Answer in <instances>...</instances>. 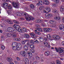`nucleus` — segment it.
Instances as JSON below:
<instances>
[{
	"instance_id": "obj_15",
	"label": "nucleus",
	"mask_w": 64,
	"mask_h": 64,
	"mask_svg": "<svg viewBox=\"0 0 64 64\" xmlns=\"http://www.w3.org/2000/svg\"><path fill=\"white\" fill-rule=\"evenodd\" d=\"M24 36L25 38L26 39H29L30 38V35L28 34H24Z\"/></svg>"
},
{
	"instance_id": "obj_54",
	"label": "nucleus",
	"mask_w": 64,
	"mask_h": 64,
	"mask_svg": "<svg viewBox=\"0 0 64 64\" xmlns=\"http://www.w3.org/2000/svg\"><path fill=\"white\" fill-rule=\"evenodd\" d=\"M52 24V27H55V26H56V24Z\"/></svg>"
},
{
	"instance_id": "obj_27",
	"label": "nucleus",
	"mask_w": 64,
	"mask_h": 64,
	"mask_svg": "<svg viewBox=\"0 0 64 64\" xmlns=\"http://www.w3.org/2000/svg\"><path fill=\"white\" fill-rule=\"evenodd\" d=\"M23 48L24 49H26V50H28V48L27 46L26 45H24L23 46Z\"/></svg>"
},
{
	"instance_id": "obj_31",
	"label": "nucleus",
	"mask_w": 64,
	"mask_h": 64,
	"mask_svg": "<svg viewBox=\"0 0 64 64\" xmlns=\"http://www.w3.org/2000/svg\"><path fill=\"white\" fill-rule=\"evenodd\" d=\"M56 4H58L59 2V0H54Z\"/></svg>"
},
{
	"instance_id": "obj_34",
	"label": "nucleus",
	"mask_w": 64,
	"mask_h": 64,
	"mask_svg": "<svg viewBox=\"0 0 64 64\" xmlns=\"http://www.w3.org/2000/svg\"><path fill=\"white\" fill-rule=\"evenodd\" d=\"M39 39H40L41 42H42V41H43V40H44V39L42 37L39 38Z\"/></svg>"
},
{
	"instance_id": "obj_30",
	"label": "nucleus",
	"mask_w": 64,
	"mask_h": 64,
	"mask_svg": "<svg viewBox=\"0 0 64 64\" xmlns=\"http://www.w3.org/2000/svg\"><path fill=\"white\" fill-rule=\"evenodd\" d=\"M6 34L8 37H10L11 36V34L10 33H6Z\"/></svg>"
},
{
	"instance_id": "obj_6",
	"label": "nucleus",
	"mask_w": 64,
	"mask_h": 64,
	"mask_svg": "<svg viewBox=\"0 0 64 64\" xmlns=\"http://www.w3.org/2000/svg\"><path fill=\"white\" fill-rule=\"evenodd\" d=\"M20 54L23 57H25L26 56V51H21L20 52Z\"/></svg>"
},
{
	"instance_id": "obj_46",
	"label": "nucleus",
	"mask_w": 64,
	"mask_h": 64,
	"mask_svg": "<svg viewBox=\"0 0 64 64\" xmlns=\"http://www.w3.org/2000/svg\"><path fill=\"white\" fill-rule=\"evenodd\" d=\"M15 31V30H14V28L12 27V28L11 29V32H13V31Z\"/></svg>"
},
{
	"instance_id": "obj_61",
	"label": "nucleus",
	"mask_w": 64,
	"mask_h": 64,
	"mask_svg": "<svg viewBox=\"0 0 64 64\" xmlns=\"http://www.w3.org/2000/svg\"><path fill=\"white\" fill-rule=\"evenodd\" d=\"M1 38H2V40L4 39V36H2Z\"/></svg>"
},
{
	"instance_id": "obj_19",
	"label": "nucleus",
	"mask_w": 64,
	"mask_h": 64,
	"mask_svg": "<svg viewBox=\"0 0 64 64\" xmlns=\"http://www.w3.org/2000/svg\"><path fill=\"white\" fill-rule=\"evenodd\" d=\"M22 29L23 31H24V32H28V31H29V30L26 29L25 28H22Z\"/></svg>"
},
{
	"instance_id": "obj_11",
	"label": "nucleus",
	"mask_w": 64,
	"mask_h": 64,
	"mask_svg": "<svg viewBox=\"0 0 64 64\" xmlns=\"http://www.w3.org/2000/svg\"><path fill=\"white\" fill-rule=\"evenodd\" d=\"M17 47L18 48V50H20L21 48H22V45H21V44L20 43H18V44H17Z\"/></svg>"
},
{
	"instance_id": "obj_16",
	"label": "nucleus",
	"mask_w": 64,
	"mask_h": 64,
	"mask_svg": "<svg viewBox=\"0 0 64 64\" xmlns=\"http://www.w3.org/2000/svg\"><path fill=\"white\" fill-rule=\"evenodd\" d=\"M12 49L14 50H19L18 49V48L17 46H12Z\"/></svg>"
},
{
	"instance_id": "obj_23",
	"label": "nucleus",
	"mask_w": 64,
	"mask_h": 64,
	"mask_svg": "<svg viewBox=\"0 0 64 64\" xmlns=\"http://www.w3.org/2000/svg\"><path fill=\"white\" fill-rule=\"evenodd\" d=\"M36 23H42L43 22V20H37L36 21Z\"/></svg>"
},
{
	"instance_id": "obj_59",
	"label": "nucleus",
	"mask_w": 64,
	"mask_h": 64,
	"mask_svg": "<svg viewBox=\"0 0 64 64\" xmlns=\"http://www.w3.org/2000/svg\"><path fill=\"white\" fill-rule=\"evenodd\" d=\"M55 50H56V52H58V49H57V48H55Z\"/></svg>"
},
{
	"instance_id": "obj_18",
	"label": "nucleus",
	"mask_w": 64,
	"mask_h": 64,
	"mask_svg": "<svg viewBox=\"0 0 64 64\" xmlns=\"http://www.w3.org/2000/svg\"><path fill=\"white\" fill-rule=\"evenodd\" d=\"M30 35H31V36H32L34 38H35L36 37V36L35 34L33 33H30Z\"/></svg>"
},
{
	"instance_id": "obj_14",
	"label": "nucleus",
	"mask_w": 64,
	"mask_h": 64,
	"mask_svg": "<svg viewBox=\"0 0 64 64\" xmlns=\"http://www.w3.org/2000/svg\"><path fill=\"white\" fill-rule=\"evenodd\" d=\"M45 55L48 56L50 55V52H49V51H47L45 52Z\"/></svg>"
},
{
	"instance_id": "obj_12",
	"label": "nucleus",
	"mask_w": 64,
	"mask_h": 64,
	"mask_svg": "<svg viewBox=\"0 0 64 64\" xmlns=\"http://www.w3.org/2000/svg\"><path fill=\"white\" fill-rule=\"evenodd\" d=\"M40 25H36V29L39 31H40V32H41L42 31V29L40 28Z\"/></svg>"
},
{
	"instance_id": "obj_3",
	"label": "nucleus",
	"mask_w": 64,
	"mask_h": 64,
	"mask_svg": "<svg viewBox=\"0 0 64 64\" xmlns=\"http://www.w3.org/2000/svg\"><path fill=\"white\" fill-rule=\"evenodd\" d=\"M13 27L14 28H15L17 31L19 32H22V29L20 26L17 24H15L14 25Z\"/></svg>"
},
{
	"instance_id": "obj_56",
	"label": "nucleus",
	"mask_w": 64,
	"mask_h": 64,
	"mask_svg": "<svg viewBox=\"0 0 64 64\" xmlns=\"http://www.w3.org/2000/svg\"><path fill=\"white\" fill-rule=\"evenodd\" d=\"M7 12L9 14H11V12H10V11H7Z\"/></svg>"
},
{
	"instance_id": "obj_5",
	"label": "nucleus",
	"mask_w": 64,
	"mask_h": 64,
	"mask_svg": "<svg viewBox=\"0 0 64 64\" xmlns=\"http://www.w3.org/2000/svg\"><path fill=\"white\" fill-rule=\"evenodd\" d=\"M30 42L31 44H34V43H37L38 44L39 43V42L38 41V40H36V39H35L34 40V41L32 40H31Z\"/></svg>"
},
{
	"instance_id": "obj_37",
	"label": "nucleus",
	"mask_w": 64,
	"mask_h": 64,
	"mask_svg": "<svg viewBox=\"0 0 64 64\" xmlns=\"http://www.w3.org/2000/svg\"><path fill=\"white\" fill-rule=\"evenodd\" d=\"M57 64H61V62L58 60H57L56 61Z\"/></svg>"
},
{
	"instance_id": "obj_36",
	"label": "nucleus",
	"mask_w": 64,
	"mask_h": 64,
	"mask_svg": "<svg viewBox=\"0 0 64 64\" xmlns=\"http://www.w3.org/2000/svg\"><path fill=\"white\" fill-rule=\"evenodd\" d=\"M26 60H27V61L26 60L25 62V63H24L23 64H29V60H28V59H27Z\"/></svg>"
},
{
	"instance_id": "obj_35",
	"label": "nucleus",
	"mask_w": 64,
	"mask_h": 64,
	"mask_svg": "<svg viewBox=\"0 0 64 64\" xmlns=\"http://www.w3.org/2000/svg\"><path fill=\"white\" fill-rule=\"evenodd\" d=\"M14 22L16 24H18L19 23V22L17 20H13Z\"/></svg>"
},
{
	"instance_id": "obj_43",
	"label": "nucleus",
	"mask_w": 64,
	"mask_h": 64,
	"mask_svg": "<svg viewBox=\"0 0 64 64\" xmlns=\"http://www.w3.org/2000/svg\"><path fill=\"white\" fill-rule=\"evenodd\" d=\"M12 35L13 37H16V36H17V35H16V34H12Z\"/></svg>"
},
{
	"instance_id": "obj_40",
	"label": "nucleus",
	"mask_w": 64,
	"mask_h": 64,
	"mask_svg": "<svg viewBox=\"0 0 64 64\" xmlns=\"http://www.w3.org/2000/svg\"><path fill=\"white\" fill-rule=\"evenodd\" d=\"M46 11H48V13H49V12H50V9L49 8H46Z\"/></svg>"
},
{
	"instance_id": "obj_22",
	"label": "nucleus",
	"mask_w": 64,
	"mask_h": 64,
	"mask_svg": "<svg viewBox=\"0 0 64 64\" xmlns=\"http://www.w3.org/2000/svg\"><path fill=\"white\" fill-rule=\"evenodd\" d=\"M59 28L60 30H62V29H63L64 28V26L62 24H60V25Z\"/></svg>"
},
{
	"instance_id": "obj_48",
	"label": "nucleus",
	"mask_w": 64,
	"mask_h": 64,
	"mask_svg": "<svg viewBox=\"0 0 64 64\" xmlns=\"http://www.w3.org/2000/svg\"><path fill=\"white\" fill-rule=\"evenodd\" d=\"M36 59L37 60H39V57L38 56H36Z\"/></svg>"
},
{
	"instance_id": "obj_8",
	"label": "nucleus",
	"mask_w": 64,
	"mask_h": 64,
	"mask_svg": "<svg viewBox=\"0 0 64 64\" xmlns=\"http://www.w3.org/2000/svg\"><path fill=\"white\" fill-rule=\"evenodd\" d=\"M63 49H64V48H60V47L58 48V52H59V53H63L64 52V50Z\"/></svg>"
},
{
	"instance_id": "obj_41",
	"label": "nucleus",
	"mask_w": 64,
	"mask_h": 64,
	"mask_svg": "<svg viewBox=\"0 0 64 64\" xmlns=\"http://www.w3.org/2000/svg\"><path fill=\"white\" fill-rule=\"evenodd\" d=\"M34 6L33 4H32L30 6V7L31 8H34Z\"/></svg>"
},
{
	"instance_id": "obj_44",
	"label": "nucleus",
	"mask_w": 64,
	"mask_h": 64,
	"mask_svg": "<svg viewBox=\"0 0 64 64\" xmlns=\"http://www.w3.org/2000/svg\"><path fill=\"white\" fill-rule=\"evenodd\" d=\"M1 48L2 50H4V49H5V47L4 46H1Z\"/></svg>"
},
{
	"instance_id": "obj_10",
	"label": "nucleus",
	"mask_w": 64,
	"mask_h": 64,
	"mask_svg": "<svg viewBox=\"0 0 64 64\" xmlns=\"http://www.w3.org/2000/svg\"><path fill=\"white\" fill-rule=\"evenodd\" d=\"M7 60L8 61L10 62V64H14L12 62V58H8L7 59Z\"/></svg>"
},
{
	"instance_id": "obj_42",
	"label": "nucleus",
	"mask_w": 64,
	"mask_h": 64,
	"mask_svg": "<svg viewBox=\"0 0 64 64\" xmlns=\"http://www.w3.org/2000/svg\"><path fill=\"white\" fill-rule=\"evenodd\" d=\"M43 7L42 6H41L40 7V8H39V9L40 10V11H41L43 9Z\"/></svg>"
},
{
	"instance_id": "obj_9",
	"label": "nucleus",
	"mask_w": 64,
	"mask_h": 64,
	"mask_svg": "<svg viewBox=\"0 0 64 64\" xmlns=\"http://www.w3.org/2000/svg\"><path fill=\"white\" fill-rule=\"evenodd\" d=\"M43 30L45 32H50L52 30V29L50 28H45L43 29Z\"/></svg>"
},
{
	"instance_id": "obj_24",
	"label": "nucleus",
	"mask_w": 64,
	"mask_h": 64,
	"mask_svg": "<svg viewBox=\"0 0 64 64\" xmlns=\"http://www.w3.org/2000/svg\"><path fill=\"white\" fill-rule=\"evenodd\" d=\"M34 33L37 35H40V32H37V30H34Z\"/></svg>"
},
{
	"instance_id": "obj_62",
	"label": "nucleus",
	"mask_w": 64,
	"mask_h": 64,
	"mask_svg": "<svg viewBox=\"0 0 64 64\" xmlns=\"http://www.w3.org/2000/svg\"><path fill=\"white\" fill-rule=\"evenodd\" d=\"M48 39L50 40H52V38L50 37L49 38H48Z\"/></svg>"
},
{
	"instance_id": "obj_25",
	"label": "nucleus",
	"mask_w": 64,
	"mask_h": 64,
	"mask_svg": "<svg viewBox=\"0 0 64 64\" xmlns=\"http://www.w3.org/2000/svg\"><path fill=\"white\" fill-rule=\"evenodd\" d=\"M7 22H8V24H13V22H12L11 21V20H7Z\"/></svg>"
},
{
	"instance_id": "obj_32",
	"label": "nucleus",
	"mask_w": 64,
	"mask_h": 64,
	"mask_svg": "<svg viewBox=\"0 0 64 64\" xmlns=\"http://www.w3.org/2000/svg\"><path fill=\"white\" fill-rule=\"evenodd\" d=\"M28 54L30 56H31V57H32L33 55L30 52H28Z\"/></svg>"
},
{
	"instance_id": "obj_21",
	"label": "nucleus",
	"mask_w": 64,
	"mask_h": 64,
	"mask_svg": "<svg viewBox=\"0 0 64 64\" xmlns=\"http://www.w3.org/2000/svg\"><path fill=\"white\" fill-rule=\"evenodd\" d=\"M49 22L51 24H56V22L55 20H51Z\"/></svg>"
},
{
	"instance_id": "obj_28",
	"label": "nucleus",
	"mask_w": 64,
	"mask_h": 64,
	"mask_svg": "<svg viewBox=\"0 0 64 64\" xmlns=\"http://www.w3.org/2000/svg\"><path fill=\"white\" fill-rule=\"evenodd\" d=\"M28 40H24L23 41H22V44H25V42H26L27 41H28Z\"/></svg>"
},
{
	"instance_id": "obj_38",
	"label": "nucleus",
	"mask_w": 64,
	"mask_h": 64,
	"mask_svg": "<svg viewBox=\"0 0 64 64\" xmlns=\"http://www.w3.org/2000/svg\"><path fill=\"white\" fill-rule=\"evenodd\" d=\"M11 28L12 27L8 28H7V30L8 31H9V32H11Z\"/></svg>"
},
{
	"instance_id": "obj_51",
	"label": "nucleus",
	"mask_w": 64,
	"mask_h": 64,
	"mask_svg": "<svg viewBox=\"0 0 64 64\" xmlns=\"http://www.w3.org/2000/svg\"><path fill=\"white\" fill-rule=\"evenodd\" d=\"M30 51H32V53H34L35 52V50H30Z\"/></svg>"
},
{
	"instance_id": "obj_39",
	"label": "nucleus",
	"mask_w": 64,
	"mask_h": 64,
	"mask_svg": "<svg viewBox=\"0 0 64 64\" xmlns=\"http://www.w3.org/2000/svg\"><path fill=\"white\" fill-rule=\"evenodd\" d=\"M54 19L55 20H59V19H60V18L59 17H55Z\"/></svg>"
},
{
	"instance_id": "obj_33",
	"label": "nucleus",
	"mask_w": 64,
	"mask_h": 64,
	"mask_svg": "<svg viewBox=\"0 0 64 64\" xmlns=\"http://www.w3.org/2000/svg\"><path fill=\"white\" fill-rule=\"evenodd\" d=\"M30 47L31 49H34V45L33 44H31Z\"/></svg>"
},
{
	"instance_id": "obj_13",
	"label": "nucleus",
	"mask_w": 64,
	"mask_h": 64,
	"mask_svg": "<svg viewBox=\"0 0 64 64\" xmlns=\"http://www.w3.org/2000/svg\"><path fill=\"white\" fill-rule=\"evenodd\" d=\"M44 3L45 5H48L49 4V2L47 0H44Z\"/></svg>"
},
{
	"instance_id": "obj_63",
	"label": "nucleus",
	"mask_w": 64,
	"mask_h": 64,
	"mask_svg": "<svg viewBox=\"0 0 64 64\" xmlns=\"http://www.w3.org/2000/svg\"><path fill=\"white\" fill-rule=\"evenodd\" d=\"M44 40L45 41H47L48 39L47 38H44Z\"/></svg>"
},
{
	"instance_id": "obj_29",
	"label": "nucleus",
	"mask_w": 64,
	"mask_h": 64,
	"mask_svg": "<svg viewBox=\"0 0 64 64\" xmlns=\"http://www.w3.org/2000/svg\"><path fill=\"white\" fill-rule=\"evenodd\" d=\"M40 3H41L40 4H41V5H42V4H44V2H42V1H40L38 2V3L37 4V5H39Z\"/></svg>"
},
{
	"instance_id": "obj_20",
	"label": "nucleus",
	"mask_w": 64,
	"mask_h": 64,
	"mask_svg": "<svg viewBox=\"0 0 64 64\" xmlns=\"http://www.w3.org/2000/svg\"><path fill=\"white\" fill-rule=\"evenodd\" d=\"M46 17H52L53 16L52 14H46Z\"/></svg>"
},
{
	"instance_id": "obj_26",
	"label": "nucleus",
	"mask_w": 64,
	"mask_h": 64,
	"mask_svg": "<svg viewBox=\"0 0 64 64\" xmlns=\"http://www.w3.org/2000/svg\"><path fill=\"white\" fill-rule=\"evenodd\" d=\"M17 45V42H14L12 44V47H13V46H15V45Z\"/></svg>"
},
{
	"instance_id": "obj_49",
	"label": "nucleus",
	"mask_w": 64,
	"mask_h": 64,
	"mask_svg": "<svg viewBox=\"0 0 64 64\" xmlns=\"http://www.w3.org/2000/svg\"><path fill=\"white\" fill-rule=\"evenodd\" d=\"M60 9H64V7L62 6H61L60 7Z\"/></svg>"
},
{
	"instance_id": "obj_7",
	"label": "nucleus",
	"mask_w": 64,
	"mask_h": 64,
	"mask_svg": "<svg viewBox=\"0 0 64 64\" xmlns=\"http://www.w3.org/2000/svg\"><path fill=\"white\" fill-rule=\"evenodd\" d=\"M52 38L55 40H59L60 39V36L58 35H54L52 36Z\"/></svg>"
},
{
	"instance_id": "obj_53",
	"label": "nucleus",
	"mask_w": 64,
	"mask_h": 64,
	"mask_svg": "<svg viewBox=\"0 0 64 64\" xmlns=\"http://www.w3.org/2000/svg\"><path fill=\"white\" fill-rule=\"evenodd\" d=\"M44 11V13H48V12H47L46 11V10H43Z\"/></svg>"
},
{
	"instance_id": "obj_2",
	"label": "nucleus",
	"mask_w": 64,
	"mask_h": 64,
	"mask_svg": "<svg viewBox=\"0 0 64 64\" xmlns=\"http://www.w3.org/2000/svg\"><path fill=\"white\" fill-rule=\"evenodd\" d=\"M24 15L26 16L25 18L26 20L28 21H30V20H34V18L33 17L30 16V15H29L27 14V13H25L23 14Z\"/></svg>"
},
{
	"instance_id": "obj_55",
	"label": "nucleus",
	"mask_w": 64,
	"mask_h": 64,
	"mask_svg": "<svg viewBox=\"0 0 64 64\" xmlns=\"http://www.w3.org/2000/svg\"><path fill=\"white\" fill-rule=\"evenodd\" d=\"M41 25L42 26H43V27H44V26H45V25L43 24H41Z\"/></svg>"
},
{
	"instance_id": "obj_57",
	"label": "nucleus",
	"mask_w": 64,
	"mask_h": 64,
	"mask_svg": "<svg viewBox=\"0 0 64 64\" xmlns=\"http://www.w3.org/2000/svg\"><path fill=\"white\" fill-rule=\"evenodd\" d=\"M49 38L51 37V36H50V34H48V36H47V38H49Z\"/></svg>"
},
{
	"instance_id": "obj_64",
	"label": "nucleus",
	"mask_w": 64,
	"mask_h": 64,
	"mask_svg": "<svg viewBox=\"0 0 64 64\" xmlns=\"http://www.w3.org/2000/svg\"><path fill=\"white\" fill-rule=\"evenodd\" d=\"M54 13H57V10H55L54 11Z\"/></svg>"
},
{
	"instance_id": "obj_50",
	"label": "nucleus",
	"mask_w": 64,
	"mask_h": 64,
	"mask_svg": "<svg viewBox=\"0 0 64 64\" xmlns=\"http://www.w3.org/2000/svg\"><path fill=\"white\" fill-rule=\"evenodd\" d=\"M60 10L61 11V12L64 11V9L60 8Z\"/></svg>"
},
{
	"instance_id": "obj_45",
	"label": "nucleus",
	"mask_w": 64,
	"mask_h": 64,
	"mask_svg": "<svg viewBox=\"0 0 64 64\" xmlns=\"http://www.w3.org/2000/svg\"><path fill=\"white\" fill-rule=\"evenodd\" d=\"M30 43H29V42H28L27 44H26L27 45H28V46H30L31 45V44H30Z\"/></svg>"
},
{
	"instance_id": "obj_1",
	"label": "nucleus",
	"mask_w": 64,
	"mask_h": 64,
	"mask_svg": "<svg viewBox=\"0 0 64 64\" xmlns=\"http://www.w3.org/2000/svg\"><path fill=\"white\" fill-rule=\"evenodd\" d=\"M3 6L4 8H5L6 10L7 11V8H8V9L9 10H12V6L9 4H8L7 3H4L3 4Z\"/></svg>"
},
{
	"instance_id": "obj_60",
	"label": "nucleus",
	"mask_w": 64,
	"mask_h": 64,
	"mask_svg": "<svg viewBox=\"0 0 64 64\" xmlns=\"http://www.w3.org/2000/svg\"><path fill=\"white\" fill-rule=\"evenodd\" d=\"M16 59L17 60H18V61H19V60H20V58H19V57H17L16 58Z\"/></svg>"
},
{
	"instance_id": "obj_47",
	"label": "nucleus",
	"mask_w": 64,
	"mask_h": 64,
	"mask_svg": "<svg viewBox=\"0 0 64 64\" xmlns=\"http://www.w3.org/2000/svg\"><path fill=\"white\" fill-rule=\"evenodd\" d=\"M4 1L5 2H10V3L11 2V1L10 0H4Z\"/></svg>"
},
{
	"instance_id": "obj_58",
	"label": "nucleus",
	"mask_w": 64,
	"mask_h": 64,
	"mask_svg": "<svg viewBox=\"0 0 64 64\" xmlns=\"http://www.w3.org/2000/svg\"><path fill=\"white\" fill-rule=\"evenodd\" d=\"M18 15H18L20 16V14H21V13H20V12H18Z\"/></svg>"
},
{
	"instance_id": "obj_17",
	"label": "nucleus",
	"mask_w": 64,
	"mask_h": 64,
	"mask_svg": "<svg viewBox=\"0 0 64 64\" xmlns=\"http://www.w3.org/2000/svg\"><path fill=\"white\" fill-rule=\"evenodd\" d=\"M44 44L45 45V44L46 45V46L47 47H48V48H50V44H48V43L46 42H44Z\"/></svg>"
},
{
	"instance_id": "obj_4",
	"label": "nucleus",
	"mask_w": 64,
	"mask_h": 64,
	"mask_svg": "<svg viewBox=\"0 0 64 64\" xmlns=\"http://www.w3.org/2000/svg\"><path fill=\"white\" fill-rule=\"evenodd\" d=\"M12 5L14 8H18V6L19 4L18 3L12 2Z\"/></svg>"
},
{
	"instance_id": "obj_52",
	"label": "nucleus",
	"mask_w": 64,
	"mask_h": 64,
	"mask_svg": "<svg viewBox=\"0 0 64 64\" xmlns=\"http://www.w3.org/2000/svg\"><path fill=\"white\" fill-rule=\"evenodd\" d=\"M14 62L16 64H19V62L18 61H15Z\"/></svg>"
}]
</instances>
